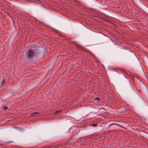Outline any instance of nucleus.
Masks as SVG:
<instances>
[{"mask_svg": "<svg viewBox=\"0 0 148 148\" xmlns=\"http://www.w3.org/2000/svg\"><path fill=\"white\" fill-rule=\"evenodd\" d=\"M75 106H76V107H78L79 106H81V105L80 104H78L77 105L76 104Z\"/></svg>", "mask_w": 148, "mask_h": 148, "instance_id": "nucleus-16", "label": "nucleus"}, {"mask_svg": "<svg viewBox=\"0 0 148 148\" xmlns=\"http://www.w3.org/2000/svg\"><path fill=\"white\" fill-rule=\"evenodd\" d=\"M104 109V108H100V109Z\"/></svg>", "mask_w": 148, "mask_h": 148, "instance_id": "nucleus-24", "label": "nucleus"}, {"mask_svg": "<svg viewBox=\"0 0 148 148\" xmlns=\"http://www.w3.org/2000/svg\"><path fill=\"white\" fill-rule=\"evenodd\" d=\"M139 91H140V90H139Z\"/></svg>", "mask_w": 148, "mask_h": 148, "instance_id": "nucleus-27", "label": "nucleus"}, {"mask_svg": "<svg viewBox=\"0 0 148 148\" xmlns=\"http://www.w3.org/2000/svg\"><path fill=\"white\" fill-rule=\"evenodd\" d=\"M40 52L37 47H33L29 48L26 51L25 59L29 62H33L34 59L37 58Z\"/></svg>", "mask_w": 148, "mask_h": 148, "instance_id": "nucleus-1", "label": "nucleus"}, {"mask_svg": "<svg viewBox=\"0 0 148 148\" xmlns=\"http://www.w3.org/2000/svg\"><path fill=\"white\" fill-rule=\"evenodd\" d=\"M122 71L123 72H124L125 73L126 72H127L126 71H125L124 70H123Z\"/></svg>", "mask_w": 148, "mask_h": 148, "instance_id": "nucleus-17", "label": "nucleus"}, {"mask_svg": "<svg viewBox=\"0 0 148 148\" xmlns=\"http://www.w3.org/2000/svg\"><path fill=\"white\" fill-rule=\"evenodd\" d=\"M5 143L6 144H8V143H10V142H8L6 143Z\"/></svg>", "mask_w": 148, "mask_h": 148, "instance_id": "nucleus-20", "label": "nucleus"}, {"mask_svg": "<svg viewBox=\"0 0 148 148\" xmlns=\"http://www.w3.org/2000/svg\"><path fill=\"white\" fill-rule=\"evenodd\" d=\"M116 125H117L119 127H121L119 125L117 124H111L110 126V128H114L115 127V126Z\"/></svg>", "mask_w": 148, "mask_h": 148, "instance_id": "nucleus-3", "label": "nucleus"}, {"mask_svg": "<svg viewBox=\"0 0 148 148\" xmlns=\"http://www.w3.org/2000/svg\"><path fill=\"white\" fill-rule=\"evenodd\" d=\"M74 1L75 2H76V0H75Z\"/></svg>", "mask_w": 148, "mask_h": 148, "instance_id": "nucleus-25", "label": "nucleus"}, {"mask_svg": "<svg viewBox=\"0 0 148 148\" xmlns=\"http://www.w3.org/2000/svg\"><path fill=\"white\" fill-rule=\"evenodd\" d=\"M5 78L4 77H3L2 78L1 84H0L1 86H2L3 85V84L5 83Z\"/></svg>", "mask_w": 148, "mask_h": 148, "instance_id": "nucleus-7", "label": "nucleus"}, {"mask_svg": "<svg viewBox=\"0 0 148 148\" xmlns=\"http://www.w3.org/2000/svg\"><path fill=\"white\" fill-rule=\"evenodd\" d=\"M125 89L128 93H130L132 91L133 89L130 83L126 84L125 86Z\"/></svg>", "mask_w": 148, "mask_h": 148, "instance_id": "nucleus-2", "label": "nucleus"}, {"mask_svg": "<svg viewBox=\"0 0 148 148\" xmlns=\"http://www.w3.org/2000/svg\"><path fill=\"white\" fill-rule=\"evenodd\" d=\"M140 6L141 7L144 9H146V8H147L145 5L143 4V3H141V4H140Z\"/></svg>", "mask_w": 148, "mask_h": 148, "instance_id": "nucleus-6", "label": "nucleus"}, {"mask_svg": "<svg viewBox=\"0 0 148 148\" xmlns=\"http://www.w3.org/2000/svg\"><path fill=\"white\" fill-rule=\"evenodd\" d=\"M138 22H140V21H139V20H138Z\"/></svg>", "mask_w": 148, "mask_h": 148, "instance_id": "nucleus-22", "label": "nucleus"}, {"mask_svg": "<svg viewBox=\"0 0 148 148\" xmlns=\"http://www.w3.org/2000/svg\"><path fill=\"white\" fill-rule=\"evenodd\" d=\"M119 69V70H121V71H122L123 70V69Z\"/></svg>", "mask_w": 148, "mask_h": 148, "instance_id": "nucleus-21", "label": "nucleus"}, {"mask_svg": "<svg viewBox=\"0 0 148 148\" xmlns=\"http://www.w3.org/2000/svg\"><path fill=\"white\" fill-rule=\"evenodd\" d=\"M77 100H78L77 99H75V100H76V101H78V102H79V103H80V101H77Z\"/></svg>", "mask_w": 148, "mask_h": 148, "instance_id": "nucleus-18", "label": "nucleus"}, {"mask_svg": "<svg viewBox=\"0 0 148 148\" xmlns=\"http://www.w3.org/2000/svg\"><path fill=\"white\" fill-rule=\"evenodd\" d=\"M39 112H34L30 114V116H36L38 114H39Z\"/></svg>", "mask_w": 148, "mask_h": 148, "instance_id": "nucleus-5", "label": "nucleus"}, {"mask_svg": "<svg viewBox=\"0 0 148 148\" xmlns=\"http://www.w3.org/2000/svg\"><path fill=\"white\" fill-rule=\"evenodd\" d=\"M61 112V110H58L55 112V114H57L58 113Z\"/></svg>", "mask_w": 148, "mask_h": 148, "instance_id": "nucleus-9", "label": "nucleus"}, {"mask_svg": "<svg viewBox=\"0 0 148 148\" xmlns=\"http://www.w3.org/2000/svg\"><path fill=\"white\" fill-rule=\"evenodd\" d=\"M76 132H75V134H76Z\"/></svg>", "mask_w": 148, "mask_h": 148, "instance_id": "nucleus-23", "label": "nucleus"}, {"mask_svg": "<svg viewBox=\"0 0 148 148\" xmlns=\"http://www.w3.org/2000/svg\"><path fill=\"white\" fill-rule=\"evenodd\" d=\"M100 18H101V19H102L105 21H108V22H110L108 20H107V19H106L105 18H101V17H100Z\"/></svg>", "mask_w": 148, "mask_h": 148, "instance_id": "nucleus-12", "label": "nucleus"}, {"mask_svg": "<svg viewBox=\"0 0 148 148\" xmlns=\"http://www.w3.org/2000/svg\"><path fill=\"white\" fill-rule=\"evenodd\" d=\"M110 34V35L111 36H113V34H112V33H110V34Z\"/></svg>", "mask_w": 148, "mask_h": 148, "instance_id": "nucleus-19", "label": "nucleus"}, {"mask_svg": "<svg viewBox=\"0 0 148 148\" xmlns=\"http://www.w3.org/2000/svg\"><path fill=\"white\" fill-rule=\"evenodd\" d=\"M81 118V116L79 118H78L77 116H75V118L77 119H80Z\"/></svg>", "mask_w": 148, "mask_h": 148, "instance_id": "nucleus-15", "label": "nucleus"}, {"mask_svg": "<svg viewBox=\"0 0 148 148\" xmlns=\"http://www.w3.org/2000/svg\"><path fill=\"white\" fill-rule=\"evenodd\" d=\"M73 82H74V80L73 79H71L70 81V83H71V85H73L74 84H72Z\"/></svg>", "mask_w": 148, "mask_h": 148, "instance_id": "nucleus-14", "label": "nucleus"}, {"mask_svg": "<svg viewBox=\"0 0 148 148\" xmlns=\"http://www.w3.org/2000/svg\"><path fill=\"white\" fill-rule=\"evenodd\" d=\"M12 101H9L7 103L6 106H9L11 103Z\"/></svg>", "mask_w": 148, "mask_h": 148, "instance_id": "nucleus-11", "label": "nucleus"}, {"mask_svg": "<svg viewBox=\"0 0 148 148\" xmlns=\"http://www.w3.org/2000/svg\"><path fill=\"white\" fill-rule=\"evenodd\" d=\"M7 106H6V105L5 106H3V109L4 110H5L8 108V107Z\"/></svg>", "mask_w": 148, "mask_h": 148, "instance_id": "nucleus-8", "label": "nucleus"}, {"mask_svg": "<svg viewBox=\"0 0 148 148\" xmlns=\"http://www.w3.org/2000/svg\"><path fill=\"white\" fill-rule=\"evenodd\" d=\"M90 125L93 127H96L97 125V124L96 123L90 124Z\"/></svg>", "mask_w": 148, "mask_h": 148, "instance_id": "nucleus-10", "label": "nucleus"}, {"mask_svg": "<svg viewBox=\"0 0 148 148\" xmlns=\"http://www.w3.org/2000/svg\"><path fill=\"white\" fill-rule=\"evenodd\" d=\"M74 44H75V45H76L75 43H74Z\"/></svg>", "mask_w": 148, "mask_h": 148, "instance_id": "nucleus-26", "label": "nucleus"}, {"mask_svg": "<svg viewBox=\"0 0 148 148\" xmlns=\"http://www.w3.org/2000/svg\"><path fill=\"white\" fill-rule=\"evenodd\" d=\"M142 86L145 89H147V90L146 88V86L145 85V84H142Z\"/></svg>", "mask_w": 148, "mask_h": 148, "instance_id": "nucleus-13", "label": "nucleus"}, {"mask_svg": "<svg viewBox=\"0 0 148 148\" xmlns=\"http://www.w3.org/2000/svg\"><path fill=\"white\" fill-rule=\"evenodd\" d=\"M100 98H99L97 97H95L94 100V103H98L99 101H100Z\"/></svg>", "mask_w": 148, "mask_h": 148, "instance_id": "nucleus-4", "label": "nucleus"}]
</instances>
